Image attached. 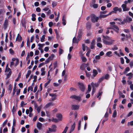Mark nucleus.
<instances>
[{"mask_svg": "<svg viewBox=\"0 0 133 133\" xmlns=\"http://www.w3.org/2000/svg\"><path fill=\"white\" fill-rule=\"evenodd\" d=\"M103 37L104 38V39H103V43L104 44L106 45H111L115 41V40L113 39H111L110 41H106V40H110V38L108 36H105L104 35H103Z\"/></svg>", "mask_w": 133, "mask_h": 133, "instance_id": "1", "label": "nucleus"}, {"mask_svg": "<svg viewBox=\"0 0 133 133\" xmlns=\"http://www.w3.org/2000/svg\"><path fill=\"white\" fill-rule=\"evenodd\" d=\"M91 20L92 22L95 23L96 22H97L99 19V17H96L94 14H92L91 15Z\"/></svg>", "mask_w": 133, "mask_h": 133, "instance_id": "2", "label": "nucleus"}, {"mask_svg": "<svg viewBox=\"0 0 133 133\" xmlns=\"http://www.w3.org/2000/svg\"><path fill=\"white\" fill-rule=\"evenodd\" d=\"M110 24H113L112 25L113 28V29L116 32L118 33V30H119V28L116 25H115V23L114 22H110Z\"/></svg>", "mask_w": 133, "mask_h": 133, "instance_id": "3", "label": "nucleus"}, {"mask_svg": "<svg viewBox=\"0 0 133 133\" xmlns=\"http://www.w3.org/2000/svg\"><path fill=\"white\" fill-rule=\"evenodd\" d=\"M57 127L56 125L52 124L51 125V128H49V131L51 132H55L56 131V128Z\"/></svg>", "mask_w": 133, "mask_h": 133, "instance_id": "4", "label": "nucleus"}, {"mask_svg": "<svg viewBox=\"0 0 133 133\" xmlns=\"http://www.w3.org/2000/svg\"><path fill=\"white\" fill-rule=\"evenodd\" d=\"M78 85L81 91L82 92H84L85 89V88L84 84L82 83H78Z\"/></svg>", "mask_w": 133, "mask_h": 133, "instance_id": "5", "label": "nucleus"}, {"mask_svg": "<svg viewBox=\"0 0 133 133\" xmlns=\"http://www.w3.org/2000/svg\"><path fill=\"white\" fill-rule=\"evenodd\" d=\"M70 97V98H74L79 101H80L81 98V97L75 95H72Z\"/></svg>", "mask_w": 133, "mask_h": 133, "instance_id": "6", "label": "nucleus"}, {"mask_svg": "<svg viewBox=\"0 0 133 133\" xmlns=\"http://www.w3.org/2000/svg\"><path fill=\"white\" fill-rule=\"evenodd\" d=\"M121 7L123 9V11H128L129 10V8L127 7L126 5L125 4H123L122 6Z\"/></svg>", "mask_w": 133, "mask_h": 133, "instance_id": "7", "label": "nucleus"}, {"mask_svg": "<svg viewBox=\"0 0 133 133\" xmlns=\"http://www.w3.org/2000/svg\"><path fill=\"white\" fill-rule=\"evenodd\" d=\"M78 35L77 36V38L79 40H80L82 36L83 35V33L81 30H79L78 32Z\"/></svg>", "mask_w": 133, "mask_h": 133, "instance_id": "8", "label": "nucleus"}, {"mask_svg": "<svg viewBox=\"0 0 133 133\" xmlns=\"http://www.w3.org/2000/svg\"><path fill=\"white\" fill-rule=\"evenodd\" d=\"M91 84V85L92 89H96V88L98 87L99 84L98 83H94L93 82H92Z\"/></svg>", "mask_w": 133, "mask_h": 133, "instance_id": "9", "label": "nucleus"}, {"mask_svg": "<svg viewBox=\"0 0 133 133\" xmlns=\"http://www.w3.org/2000/svg\"><path fill=\"white\" fill-rule=\"evenodd\" d=\"M8 19H6L4 21L3 24L4 28L5 30H6L7 27L8 25Z\"/></svg>", "mask_w": 133, "mask_h": 133, "instance_id": "10", "label": "nucleus"}, {"mask_svg": "<svg viewBox=\"0 0 133 133\" xmlns=\"http://www.w3.org/2000/svg\"><path fill=\"white\" fill-rule=\"evenodd\" d=\"M86 27L88 30H90L91 27V23L90 22H88L86 24Z\"/></svg>", "mask_w": 133, "mask_h": 133, "instance_id": "11", "label": "nucleus"}, {"mask_svg": "<svg viewBox=\"0 0 133 133\" xmlns=\"http://www.w3.org/2000/svg\"><path fill=\"white\" fill-rule=\"evenodd\" d=\"M79 106L78 105H72L71 109L72 110H77L79 109Z\"/></svg>", "mask_w": 133, "mask_h": 133, "instance_id": "12", "label": "nucleus"}, {"mask_svg": "<svg viewBox=\"0 0 133 133\" xmlns=\"http://www.w3.org/2000/svg\"><path fill=\"white\" fill-rule=\"evenodd\" d=\"M22 39V37L19 34H18L17 35V36L16 39V41L20 42L21 41Z\"/></svg>", "mask_w": 133, "mask_h": 133, "instance_id": "13", "label": "nucleus"}, {"mask_svg": "<svg viewBox=\"0 0 133 133\" xmlns=\"http://www.w3.org/2000/svg\"><path fill=\"white\" fill-rule=\"evenodd\" d=\"M93 76H92V77L93 78L94 77H95L97 74L98 73L96 70L93 69Z\"/></svg>", "mask_w": 133, "mask_h": 133, "instance_id": "14", "label": "nucleus"}, {"mask_svg": "<svg viewBox=\"0 0 133 133\" xmlns=\"http://www.w3.org/2000/svg\"><path fill=\"white\" fill-rule=\"evenodd\" d=\"M56 117L58 118V119L59 121H61L62 120V116L61 114H57Z\"/></svg>", "mask_w": 133, "mask_h": 133, "instance_id": "15", "label": "nucleus"}, {"mask_svg": "<svg viewBox=\"0 0 133 133\" xmlns=\"http://www.w3.org/2000/svg\"><path fill=\"white\" fill-rule=\"evenodd\" d=\"M75 123L74 122L73 123L72 125L71 126V128L70 130V131L69 132V133H70L72 131H73L75 129Z\"/></svg>", "mask_w": 133, "mask_h": 133, "instance_id": "16", "label": "nucleus"}, {"mask_svg": "<svg viewBox=\"0 0 133 133\" xmlns=\"http://www.w3.org/2000/svg\"><path fill=\"white\" fill-rule=\"evenodd\" d=\"M65 16L64 15L63 16L62 21V24L64 25H65L66 24V20L65 19Z\"/></svg>", "mask_w": 133, "mask_h": 133, "instance_id": "17", "label": "nucleus"}, {"mask_svg": "<svg viewBox=\"0 0 133 133\" xmlns=\"http://www.w3.org/2000/svg\"><path fill=\"white\" fill-rule=\"evenodd\" d=\"M42 126V124L39 122H38L37 124V127L39 130L41 129Z\"/></svg>", "mask_w": 133, "mask_h": 133, "instance_id": "18", "label": "nucleus"}, {"mask_svg": "<svg viewBox=\"0 0 133 133\" xmlns=\"http://www.w3.org/2000/svg\"><path fill=\"white\" fill-rule=\"evenodd\" d=\"M133 74L131 73H129L126 74V76H129L128 78L129 79H131L132 77Z\"/></svg>", "mask_w": 133, "mask_h": 133, "instance_id": "19", "label": "nucleus"}, {"mask_svg": "<svg viewBox=\"0 0 133 133\" xmlns=\"http://www.w3.org/2000/svg\"><path fill=\"white\" fill-rule=\"evenodd\" d=\"M86 67L84 65L83 63L80 66V69L82 70H84L85 69Z\"/></svg>", "mask_w": 133, "mask_h": 133, "instance_id": "20", "label": "nucleus"}, {"mask_svg": "<svg viewBox=\"0 0 133 133\" xmlns=\"http://www.w3.org/2000/svg\"><path fill=\"white\" fill-rule=\"evenodd\" d=\"M91 88L90 85V84L88 85V89L87 91L86 94L89 93L91 91Z\"/></svg>", "mask_w": 133, "mask_h": 133, "instance_id": "21", "label": "nucleus"}, {"mask_svg": "<svg viewBox=\"0 0 133 133\" xmlns=\"http://www.w3.org/2000/svg\"><path fill=\"white\" fill-rule=\"evenodd\" d=\"M90 6L91 7L93 6L95 9H96L98 7V5L97 4H94L92 5L91 3H90Z\"/></svg>", "mask_w": 133, "mask_h": 133, "instance_id": "22", "label": "nucleus"}, {"mask_svg": "<svg viewBox=\"0 0 133 133\" xmlns=\"http://www.w3.org/2000/svg\"><path fill=\"white\" fill-rule=\"evenodd\" d=\"M31 71L30 70H29L28 71L26 75V78H27L31 74Z\"/></svg>", "mask_w": 133, "mask_h": 133, "instance_id": "23", "label": "nucleus"}, {"mask_svg": "<svg viewBox=\"0 0 133 133\" xmlns=\"http://www.w3.org/2000/svg\"><path fill=\"white\" fill-rule=\"evenodd\" d=\"M16 84H15L14 85V89H13V92L12 93V95L13 96H14V95L15 94V92H16Z\"/></svg>", "mask_w": 133, "mask_h": 133, "instance_id": "24", "label": "nucleus"}, {"mask_svg": "<svg viewBox=\"0 0 133 133\" xmlns=\"http://www.w3.org/2000/svg\"><path fill=\"white\" fill-rule=\"evenodd\" d=\"M45 35H43L42 36L41 38V41L42 42H44L45 41Z\"/></svg>", "mask_w": 133, "mask_h": 133, "instance_id": "25", "label": "nucleus"}, {"mask_svg": "<svg viewBox=\"0 0 133 133\" xmlns=\"http://www.w3.org/2000/svg\"><path fill=\"white\" fill-rule=\"evenodd\" d=\"M72 42L74 43H78V41H77L76 37H75L73 38L72 40Z\"/></svg>", "mask_w": 133, "mask_h": 133, "instance_id": "26", "label": "nucleus"}, {"mask_svg": "<svg viewBox=\"0 0 133 133\" xmlns=\"http://www.w3.org/2000/svg\"><path fill=\"white\" fill-rule=\"evenodd\" d=\"M117 115V111L116 110H115L113 113L112 117L115 118L116 117Z\"/></svg>", "mask_w": 133, "mask_h": 133, "instance_id": "27", "label": "nucleus"}, {"mask_svg": "<svg viewBox=\"0 0 133 133\" xmlns=\"http://www.w3.org/2000/svg\"><path fill=\"white\" fill-rule=\"evenodd\" d=\"M81 120H80L79 121L78 126L77 129L78 130H79L80 129V128L81 127Z\"/></svg>", "mask_w": 133, "mask_h": 133, "instance_id": "28", "label": "nucleus"}, {"mask_svg": "<svg viewBox=\"0 0 133 133\" xmlns=\"http://www.w3.org/2000/svg\"><path fill=\"white\" fill-rule=\"evenodd\" d=\"M112 52L111 51H109L108 52H107L106 53V55L109 57H111V56H112V55H110L111 54H112Z\"/></svg>", "mask_w": 133, "mask_h": 133, "instance_id": "29", "label": "nucleus"}, {"mask_svg": "<svg viewBox=\"0 0 133 133\" xmlns=\"http://www.w3.org/2000/svg\"><path fill=\"white\" fill-rule=\"evenodd\" d=\"M57 4V2H56L54 1L52 2V6L53 8H54V7L56 6Z\"/></svg>", "mask_w": 133, "mask_h": 133, "instance_id": "30", "label": "nucleus"}, {"mask_svg": "<svg viewBox=\"0 0 133 133\" xmlns=\"http://www.w3.org/2000/svg\"><path fill=\"white\" fill-rule=\"evenodd\" d=\"M54 54H51V55L48 58H49V59L50 61L52 60L53 59L54 57Z\"/></svg>", "mask_w": 133, "mask_h": 133, "instance_id": "31", "label": "nucleus"}, {"mask_svg": "<svg viewBox=\"0 0 133 133\" xmlns=\"http://www.w3.org/2000/svg\"><path fill=\"white\" fill-rule=\"evenodd\" d=\"M130 68L129 67H127L125 69V71L124 72V74H126L127 71H129L130 70Z\"/></svg>", "mask_w": 133, "mask_h": 133, "instance_id": "32", "label": "nucleus"}, {"mask_svg": "<svg viewBox=\"0 0 133 133\" xmlns=\"http://www.w3.org/2000/svg\"><path fill=\"white\" fill-rule=\"evenodd\" d=\"M118 9V7L117 6H116L113 9V10H114V12L115 13L116 12V11H117Z\"/></svg>", "mask_w": 133, "mask_h": 133, "instance_id": "33", "label": "nucleus"}, {"mask_svg": "<svg viewBox=\"0 0 133 133\" xmlns=\"http://www.w3.org/2000/svg\"><path fill=\"white\" fill-rule=\"evenodd\" d=\"M107 16V15H103L102 14H100L99 16V17L100 18H105Z\"/></svg>", "mask_w": 133, "mask_h": 133, "instance_id": "34", "label": "nucleus"}, {"mask_svg": "<svg viewBox=\"0 0 133 133\" xmlns=\"http://www.w3.org/2000/svg\"><path fill=\"white\" fill-rule=\"evenodd\" d=\"M63 49L60 48L59 50V55L60 56L63 52Z\"/></svg>", "mask_w": 133, "mask_h": 133, "instance_id": "35", "label": "nucleus"}, {"mask_svg": "<svg viewBox=\"0 0 133 133\" xmlns=\"http://www.w3.org/2000/svg\"><path fill=\"white\" fill-rule=\"evenodd\" d=\"M52 105V103H48L46 104L45 106L46 108H47L49 107V106Z\"/></svg>", "mask_w": 133, "mask_h": 133, "instance_id": "36", "label": "nucleus"}, {"mask_svg": "<svg viewBox=\"0 0 133 133\" xmlns=\"http://www.w3.org/2000/svg\"><path fill=\"white\" fill-rule=\"evenodd\" d=\"M30 39L28 38L27 40V45L28 46H30Z\"/></svg>", "mask_w": 133, "mask_h": 133, "instance_id": "37", "label": "nucleus"}, {"mask_svg": "<svg viewBox=\"0 0 133 133\" xmlns=\"http://www.w3.org/2000/svg\"><path fill=\"white\" fill-rule=\"evenodd\" d=\"M27 103H24V102L23 101H22L21 103V107H23V105H26Z\"/></svg>", "mask_w": 133, "mask_h": 133, "instance_id": "38", "label": "nucleus"}, {"mask_svg": "<svg viewBox=\"0 0 133 133\" xmlns=\"http://www.w3.org/2000/svg\"><path fill=\"white\" fill-rule=\"evenodd\" d=\"M12 73L11 71H10L9 72V73L7 75V78H9L10 77Z\"/></svg>", "mask_w": 133, "mask_h": 133, "instance_id": "39", "label": "nucleus"}, {"mask_svg": "<svg viewBox=\"0 0 133 133\" xmlns=\"http://www.w3.org/2000/svg\"><path fill=\"white\" fill-rule=\"evenodd\" d=\"M33 88L31 86H29L28 87V92L30 90L31 91H33Z\"/></svg>", "mask_w": 133, "mask_h": 133, "instance_id": "40", "label": "nucleus"}, {"mask_svg": "<svg viewBox=\"0 0 133 133\" xmlns=\"http://www.w3.org/2000/svg\"><path fill=\"white\" fill-rule=\"evenodd\" d=\"M130 125L131 126L133 125V121H131L130 122H128L127 124L128 126H129Z\"/></svg>", "mask_w": 133, "mask_h": 133, "instance_id": "41", "label": "nucleus"}, {"mask_svg": "<svg viewBox=\"0 0 133 133\" xmlns=\"http://www.w3.org/2000/svg\"><path fill=\"white\" fill-rule=\"evenodd\" d=\"M68 128V127H66L65 128L64 131L62 133H66L67 131V130Z\"/></svg>", "mask_w": 133, "mask_h": 133, "instance_id": "42", "label": "nucleus"}, {"mask_svg": "<svg viewBox=\"0 0 133 133\" xmlns=\"http://www.w3.org/2000/svg\"><path fill=\"white\" fill-rule=\"evenodd\" d=\"M97 46L99 48H102V44L100 43H97Z\"/></svg>", "mask_w": 133, "mask_h": 133, "instance_id": "43", "label": "nucleus"}, {"mask_svg": "<svg viewBox=\"0 0 133 133\" xmlns=\"http://www.w3.org/2000/svg\"><path fill=\"white\" fill-rule=\"evenodd\" d=\"M85 73L86 74V76L87 77H89L90 76L91 74L89 73V72H88L86 71H85Z\"/></svg>", "mask_w": 133, "mask_h": 133, "instance_id": "44", "label": "nucleus"}, {"mask_svg": "<svg viewBox=\"0 0 133 133\" xmlns=\"http://www.w3.org/2000/svg\"><path fill=\"white\" fill-rule=\"evenodd\" d=\"M121 62L122 64H123L124 63V60L123 58L122 57L120 58Z\"/></svg>", "mask_w": 133, "mask_h": 133, "instance_id": "45", "label": "nucleus"}, {"mask_svg": "<svg viewBox=\"0 0 133 133\" xmlns=\"http://www.w3.org/2000/svg\"><path fill=\"white\" fill-rule=\"evenodd\" d=\"M91 50H90L89 49L88 51L87 52L86 54V55L89 57V56L90 53L91 52Z\"/></svg>", "mask_w": 133, "mask_h": 133, "instance_id": "46", "label": "nucleus"}, {"mask_svg": "<svg viewBox=\"0 0 133 133\" xmlns=\"http://www.w3.org/2000/svg\"><path fill=\"white\" fill-rule=\"evenodd\" d=\"M129 65L131 68H132L133 67V60L130 62Z\"/></svg>", "mask_w": 133, "mask_h": 133, "instance_id": "47", "label": "nucleus"}, {"mask_svg": "<svg viewBox=\"0 0 133 133\" xmlns=\"http://www.w3.org/2000/svg\"><path fill=\"white\" fill-rule=\"evenodd\" d=\"M82 59L83 62H86L87 61V59L85 57H82Z\"/></svg>", "mask_w": 133, "mask_h": 133, "instance_id": "48", "label": "nucleus"}, {"mask_svg": "<svg viewBox=\"0 0 133 133\" xmlns=\"http://www.w3.org/2000/svg\"><path fill=\"white\" fill-rule=\"evenodd\" d=\"M109 77V75L108 74H106L104 76V78L106 79H108Z\"/></svg>", "mask_w": 133, "mask_h": 133, "instance_id": "49", "label": "nucleus"}, {"mask_svg": "<svg viewBox=\"0 0 133 133\" xmlns=\"http://www.w3.org/2000/svg\"><path fill=\"white\" fill-rule=\"evenodd\" d=\"M57 61H56L55 62L54 64V69L57 67Z\"/></svg>", "mask_w": 133, "mask_h": 133, "instance_id": "50", "label": "nucleus"}, {"mask_svg": "<svg viewBox=\"0 0 133 133\" xmlns=\"http://www.w3.org/2000/svg\"><path fill=\"white\" fill-rule=\"evenodd\" d=\"M12 90V85H11V84H10L9 85V88H8V90H10V92H11Z\"/></svg>", "mask_w": 133, "mask_h": 133, "instance_id": "51", "label": "nucleus"}, {"mask_svg": "<svg viewBox=\"0 0 133 133\" xmlns=\"http://www.w3.org/2000/svg\"><path fill=\"white\" fill-rule=\"evenodd\" d=\"M16 120L15 118H14L13 119V124L12 127H15L16 125Z\"/></svg>", "mask_w": 133, "mask_h": 133, "instance_id": "52", "label": "nucleus"}, {"mask_svg": "<svg viewBox=\"0 0 133 133\" xmlns=\"http://www.w3.org/2000/svg\"><path fill=\"white\" fill-rule=\"evenodd\" d=\"M82 49L83 51H84L85 50V45L84 44L82 45Z\"/></svg>", "mask_w": 133, "mask_h": 133, "instance_id": "53", "label": "nucleus"}, {"mask_svg": "<svg viewBox=\"0 0 133 133\" xmlns=\"http://www.w3.org/2000/svg\"><path fill=\"white\" fill-rule=\"evenodd\" d=\"M7 122H8V120L7 119H6L4 121V122H3V127H4L5 125L6 124Z\"/></svg>", "mask_w": 133, "mask_h": 133, "instance_id": "54", "label": "nucleus"}, {"mask_svg": "<svg viewBox=\"0 0 133 133\" xmlns=\"http://www.w3.org/2000/svg\"><path fill=\"white\" fill-rule=\"evenodd\" d=\"M126 38H130L131 37V35L130 33L126 35L125 36Z\"/></svg>", "mask_w": 133, "mask_h": 133, "instance_id": "55", "label": "nucleus"}, {"mask_svg": "<svg viewBox=\"0 0 133 133\" xmlns=\"http://www.w3.org/2000/svg\"><path fill=\"white\" fill-rule=\"evenodd\" d=\"M10 71H11V69L10 68H6L5 70V72H8Z\"/></svg>", "mask_w": 133, "mask_h": 133, "instance_id": "56", "label": "nucleus"}, {"mask_svg": "<svg viewBox=\"0 0 133 133\" xmlns=\"http://www.w3.org/2000/svg\"><path fill=\"white\" fill-rule=\"evenodd\" d=\"M53 24V22H50L49 23V25L50 27H51Z\"/></svg>", "mask_w": 133, "mask_h": 133, "instance_id": "57", "label": "nucleus"}, {"mask_svg": "<svg viewBox=\"0 0 133 133\" xmlns=\"http://www.w3.org/2000/svg\"><path fill=\"white\" fill-rule=\"evenodd\" d=\"M39 121L41 122H43L44 121V119L40 117L39 118Z\"/></svg>", "mask_w": 133, "mask_h": 133, "instance_id": "58", "label": "nucleus"}, {"mask_svg": "<svg viewBox=\"0 0 133 133\" xmlns=\"http://www.w3.org/2000/svg\"><path fill=\"white\" fill-rule=\"evenodd\" d=\"M41 108V107L40 106L37 108V110L38 113H39L40 112Z\"/></svg>", "mask_w": 133, "mask_h": 133, "instance_id": "59", "label": "nucleus"}, {"mask_svg": "<svg viewBox=\"0 0 133 133\" xmlns=\"http://www.w3.org/2000/svg\"><path fill=\"white\" fill-rule=\"evenodd\" d=\"M19 62V59H18L17 58L16 59V63L15 64V66H17L18 65V64Z\"/></svg>", "mask_w": 133, "mask_h": 133, "instance_id": "60", "label": "nucleus"}, {"mask_svg": "<svg viewBox=\"0 0 133 133\" xmlns=\"http://www.w3.org/2000/svg\"><path fill=\"white\" fill-rule=\"evenodd\" d=\"M41 3L42 6L45 5L46 4V2L44 1H42Z\"/></svg>", "mask_w": 133, "mask_h": 133, "instance_id": "61", "label": "nucleus"}, {"mask_svg": "<svg viewBox=\"0 0 133 133\" xmlns=\"http://www.w3.org/2000/svg\"><path fill=\"white\" fill-rule=\"evenodd\" d=\"M123 31L127 33H128L129 32V30L128 29H124Z\"/></svg>", "mask_w": 133, "mask_h": 133, "instance_id": "62", "label": "nucleus"}, {"mask_svg": "<svg viewBox=\"0 0 133 133\" xmlns=\"http://www.w3.org/2000/svg\"><path fill=\"white\" fill-rule=\"evenodd\" d=\"M114 48H112V50H117L118 49V48H117V46L116 45H114Z\"/></svg>", "mask_w": 133, "mask_h": 133, "instance_id": "63", "label": "nucleus"}, {"mask_svg": "<svg viewBox=\"0 0 133 133\" xmlns=\"http://www.w3.org/2000/svg\"><path fill=\"white\" fill-rule=\"evenodd\" d=\"M106 7L104 6H103L101 7V10L102 11L106 9Z\"/></svg>", "mask_w": 133, "mask_h": 133, "instance_id": "64", "label": "nucleus"}]
</instances>
